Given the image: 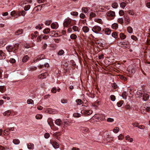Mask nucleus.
Instances as JSON below:
<instances>
[{
	"label": "nucleus",
	"instance_id": "63",
	"mask_svg": "<svg viewBox=\"0 0 150 150\" xmlns=\"http://www.w3.org/2000/svg\"><path fill=\"white\" fill-rule=\"evenodd\" d=\"M114 120L113 118H109L107 119V121L109 122H113Z\"/></svg>",
	"mask_w": 150,
	"mask_h": 150
},
{
	"label": "nucleus",
	"instance_id": "7",
	"mask_svg": "<svg viewBox=\"0 0 150 150\" xmlns=\"http://www.w3.org/2000/svg\"><path fill=\"white\" fill-rule=\"evenodd\" d=\"M142 96L143 97V99L145 101L147 100L149 98V95L146 93L145 91H144V93L143 94Z\"/></svg>",
	"mask_w": 150,
	"mask_h": 150
},
{
	"label": "nucleus",
	"instance_id": "33",
	"mask_svg": "<svg viewBox=\"0 0 150 150\" xmlns=\"http://www.w3.org/2000/svg\"><path fill=\"white\" fill-rule=\"evenodd\" d=\"M119 36L122 39H124L126 38L125 35L122 33H121L120 34Z\"/></svg>",
	"mask_w": 150,
	"mask_h": 150
},
{
	"label": "nucleus",
	"instance_id": "31",
	"mask_svg": "<svg viewBox=\"0 0 150 150\" xmlns=\"http://www.w3.org/2000/svg\"><path fill=\"white\" fill-rule=\"evenodd\" d=\"M28 58L29 57L27 55L25 56L22 58V61L24 62H26L28 60Z\"/></svg>",
	"mask_w": 150,
	"mask_h": 150
},
{
	"label": "nucleus",
	"instance_id": "1",
	"mask_svg": "<svg viewBox=\"0 0 150 150\" xmlns=\"http://www.w3.org/2000/svg\"><path fill=\"white\" fill-rule=\"evenodd\" d=\"M127 71H128L129 74H133L135 72V69L134 66L133 65H129L127 68Z\"/></svg>",
	"mask_w": 150,
	"mask_h": 150
},
{
	"label": "nucleus",
	"instance_id": "19",
	"mask_svg": "<svg viewBox=\"0 0 150 150\" xmlns=\"http://www.w3.org/2000/svg\"><path fill=\"white\" fill-rule=\"evenodd\" d=\"M28 149H33L34 147V145L32 143H29L27 145Z\"/></svg>",
	"mask_w": 150,
	"mask_h": 150
},
{
	"label": "nucleus",
	"instance_id": "3",
	"mask_svg": "<svg viewBox=\"0 0 150 150\" xmlns=\"http://www.w3.org/2000/svg\"><path fill=\"white\" fill-rule=\"evenodd\" d=\"M71 22V19L69 18H66L65 19L63 24L64 27H67L70 24Z\"/></svg>",
	"mask_w": 150,
	"mask_h": 150
},
{
	"label": "nucleus",
	"instance_id": "40",
	"mask_svg": "<svg viewBox=\"0 0 150 150\" xmlns=\"http://www.w3.org/2000/svg\"><path fill=\"white\" fill-rule=\"evenodd\" d=\"M124 138V136L121 134L118 136V139L120 140H122Z\"/></svg>",
	"mask_w": 150,
	"mask_h": 150
},
{
	"label": "nucleus",
	"instance_id": "23",
	"mask_svg": "<svg viewBox=\"0 0 150 150\" xmlns=\"http://www.w3.org/2000/svg\"><path fill=\"white\" fill-rule=\"evenodd\" d=\"M6 48L8 52H11L13 50V47L11 45H10L6 47Z\"/></svg>",
	"mask_w": 150,
	"mask_h": 150
},
{
	"label": "nucleus",
	"instance_id": "12",
	"mask_svg": "<svg viewBox=\"0 0 150 150\" xmlns=\"http://www.w3.org/2000/svg\"><path fill=\"white\" fill-rule=\"evenodd\" d=\"M125 138L126 140L130 142H132L133 141V139L130 137L129 135L126 136L125 137Z\"/></svg>",
	"mask_w": 150,
	"mask_h": 150
},
{
	"label": "nucleus",
	"instance_id": "42",
	"mask_svg": "<svg viewBox=\"0 0 150 150\" xmlns=\"http://www.w3.org/2000/svg\"><path fill=\"white\" fill-rule=\"evenodd\" d=\"M70 37L71 39H75L77 38V36L75 34H72L70 35Z\"/></svg>",
	"mask_w": 150,
	"mask_h": 150
},
{
	"label": "nucleus",
	"instance_id": "2",
	"mask_svg": "<svg viewBox=\"0 0 150 150\" xmlns=\"http://www.w3.org/2000/svg\"><path fill=\"white\" fill-rule=\"evenodd\" d=\"M101 30V28L100 26L96 25L94 26L92 29V31L96 34L99 33Z\"/></svg>",
	"mask_w": 150,
	"mask_h": 150
},
{
	"label": "nucleus",
	"instance_id": "50",
	"mask_svg": "<svg viewBox=\"0 0 150 150\" xmlns=\"http://www.w3.org/2000/svg\"><path fill=\"white\" fill-rule=\"evenodd\" d=\"M46 112L49 114H52V110L51 109H48L46 110Z\"/></svg>",
	"mask_w": 150,
	"mask_h": 150
},
{
	"label": "nucleus",
	"instance_id": "18",
	"mask_svg": "<svg viewBox=\"0 0 150 150\" xmlns=\"http://www.w3.org/2000/svg\"><path fill=\"white\" fill-rule=\"evenodd\" d=\"M52 145L53 147L55 149H57L59 147V145L58 143L56 142H53L52 143Z\"/></svg>",
	"mask_w": 150,
	"mask_h": 150
},
{
	"label": "nucleus",
	"instance_id": "60",
	"mask_svg": "<svg viewBox=\"0 0 150 150\" xmlns=\"http://www.w3.org/2000/svg\"><path fill=\"white\" fill-rule=\"evenodd\" d=\"M90 18H92L96 16V14L95 13L91 12L89 14Z\"/></svg>",
	"mask_w": 150,
	"mask_h": 150
},
{
	"label": "nucleus",
	"instance_id": "11",
	"mask_svg": "<svg viewBox=\"0 0 150 150\" xmlns=\"http://www.w3.org/2000/svg\"><path fill=\"white\" fill-rule=\"evenodd\" d=\"M55 124L58 126H60L62 123V122L60 119H58L56 120L55 121Z\"/></svg>",
	"mask_w": 150,
	"mask_h": 150
},
{
	"label": "nucleus",
	"instance_id": "14",
	"mask_svg": "<svg viewBox=\"0 0 150 150\" xmlns=\"http://www.w3.org/2000/svg\"><path fill=\"white\" fill-rule=\"evenodd\" d=\"M18 11H13L11 13V16H13L15 18H17L18 16V13H17Z\"/></svg>",
	"mask_w": 150,
	"mask_h": 150
},
{
	"label": "nucleus",
	"instance_id": "45",
	"mask_svg": "<svg viewBox=\"0 0 150 150\" xmlns=\"http://www.w3.org/2000/svg\"><path fill=\"white\" fill-rule=\"evenodd\" d=\"M42 36H43V35H40L38 36L37 38V42H40L41 41V38H42Z\"/></svg>",
	"mask_w": 150,
	"mask_h": 150
},
{
	"label": "nucleus",
	"instance_id": "61",
	"mask_svg": "<svg viewBox=\"0 0 150 150\" xmlns=\"http://www.w3.org/2000/svg\"><path fill=\"white\" fill-rule=\"evenodd\" d=\"M51 91L53 93H55L57 91V89L56 87H53L51 90Z\"/></svg>",
	"mask_w": 150,
	"mask_h": 150
},
{
	"label": "nucleus",
	"instance_id": "47",
	"mask_svg": "<svg viewBox=\"0 0 150 150\" xmlns=\"http://www.w3.org/2000/svg\"><path fill=\"white\" fill-rule=\"evenodd\" d=\"M112 36L115 38H117V35L116 33L114 32L112 33Z\"/></svg>",
	"mask_w": 150,
	"mask_h": 150
},
{
	"label": "nucleus",
	"instance_id": "21",
	"mask_svg": "<svg viewBox=\"0 0 150 150\" xmlns=\"http://www.w3.org/2000/svg\"><path fill=\"white\" fill-rule=\"evenodd\" d=\"M23 32V30L22 29H20L17 30L15 32V34L16 35H19L22 34Z\"/></svg>",
	"mask_w": 150,
	"mask_h": 150
},
{
	"label": "nucleus",
	"instance_id": "4",
	"mask_svg": "<svg viewBox=\"0 0 150 150\" xmlns=\"http://www.w3.org/2000/svg\"><path fill=\"white\" fill-rule=\"evenodd\" d=\"M81 114H83L86 115H90L92 113L93 111L91 110H81Z\"/></svg>",
	"mask_w": 150,
	"mask_h": 150
},
{
	"label": "nucleus",
	"instance_id": "44",
	"mask_svg": "<svg viewBox=\"0 0 150 150\" xmlns=\"http://www.w3.org/2000/svg\"><path fill=\"white\" fill-rule=\"evenodd\" d=\"M68 100L67 99H62L61 100V102L62 103L64 104L66 103H67Z\"/></svg>",
	"mask_w": 150,
	"mask_h": 150
},
{
	"label": "nucleus",
	"instance_id": "6",
	"mask_svg": "<svg viewBox=\"0 0 150 150\" xmlns=\"http://www.w3.org/2000/svg\"><path fill=\"white\" fill-rule=\"evenodd\" d=\"M144 91L139 90L137 92L136 95V96L137 97H142L143 94H144Z\"/></svg>",
	"mask_w": 150,
	"mask_h": 150
},
{
	"label": "nucleus",
	"instance_id": "26",
	"mask_svg": "<svg viewBox=\"0 0 150 150\" xmlns=\"http://www.w3.org/2000/svg\"><path fill=\"white\" fill-rule=\"evenodd\" d=\"M19 45V44L18 43H16L14 47H13V52H15L16 50H17L18 49Z\"/></svg>",
	"mask_w": 150,
	"mask_h": 150
},
{
	"label": "nucleus",
	"instance_id": "29",
	"mask_svg": "<svg viewBox=\"0 0 150 150\" xmlns=\"http://www.w3.org/2000/svg\"><path fill=\"white\" fill-rule=\"evenodd\" d=\"M13 143L15 144H18L20 143V141L17 139H15L13 140Z\"/></svg>",
	"mask_w": 150,
	"mask_h": 150
},
{
	"label": "nucleus",
	"instance_id": "59",
	"mask_svg": "<svg viewBox=\"0 0 150 150\" xmlns=\"http://www.w3.org/2000/svg\"><path fill=\"white\" fill-rule=\"evenodd\" d=\"M42 117V116L40 115H37L35 116V118L37 119H41Z\"/></svg>",
	"mask_w": 150,
	"mask_h": 150
},
{
	"label": "nucleus",
	"instance_id": "5",
	"mask_svg": "<svg viewBox=\"0 0 150 150\" xmlns=\"http://www.w3.org/2000/svg\"><path fill=\"white\" fill-rule=\"evenodd\" d=\"M107 16L110 17H113L115 16V12L112 11H110L107 13Z\"/></svg>",
	"mask_w": 150,
	"mask_h": 150
},
{
	"label": "nucleus",
	"instance_id": "37",
	"mask_svg": "<svg viewBox=\"0 0 150 150\" xmlns=\"http://www.w3.org/2000/svg\"><path fill=\"white\" fill-rule=\"evenodd\" d=\"M64 53V52L63 50H61L59 51L57 53V54L59 55H63Z\"/></svg>",
	"mask_w": 150,
	"mask_h": 150
},
{
	"label": "nucleus",
	"instance_id": "52",
	"mask_svg": "<svg viewBox=\"0 0 150 150\" xmlns=\"http://www.w3.org/2000/svg\"><path fill=\"white\" fill-rule=\"evenodd\" d=\"M119 131V128L118 127H115V128L113 129V131L115 133H117Z\"/></svg>",
	"mask_w": 150,
	"mask_h": 150
},
{
	"label": "nucleus",
	"instance_id": "13",
	"mask_svg": "<svg viewBox=\"0 0 150 150\" xmlns=\"http://www.w3.org/2000/svg\"><path fill=\"white\" fill-rule=\"evenodd\" d=\"M11 113V111L10 110H8L6 111L3 113L4 116H9Z\"/></svg>",
	"mask_w": 150,
	"mask_h": 150
},
{
	"label": "nucleus",
	"instance_id": "15",
	"mask_svg": "<svg viewBox=\"0 0 150 150\" xmlns=\"http://www.w3.org/2000/svg\"><path fill=\"white\" fill-rule=\"evenodd\" d=\"M5 58V55L2 50H0V59H4Z\"/></svg>",
	"mask_w": 150,
	"mask_h": 150
},
{
	"label": "nucleus",
	"instance_id": "64",
	"mask_svg": "<svg viewBox=\"0 0 150 150\" xmlns=\"http://www.w3.org/2000/svg\"><path fill=\"white\" fill-rule=\"evenodd\" d=\"M119 13L120 16H123L125 14V12L123 10H120L119 12Z\"/></svg>",
	"mask_w": 150,
	"mask_h": 150
},
{
	"label": "nucleus",
	"instance_id": "43",
	"mask_svg": "<svg viewBox=\"0 0 150 150\" xmlns=\"http://www.w3.org/2000/svg\"><path fill=\"white\" fill-rule=\"evenodd\" d=\"M123 101L121 100L117 103V105L119 107H121L123 103Z\"/></svg>",
	"mask_w": 150,
	"mask_h": 150
},
{
	"label": "nucleus",
	"instance_id": "38",
	"mask_svg": "<svg viewBox=\"0 0 150 150\" xmlns=\"http://www.w3.org/2000/svg\"><path fill=\"white\" fill-rule=\"evenodd\" d=\"M72 29L74 31L79 32V28L76 26H74L72 27Z\"/></svg>",
	"mask_w": 150,
	"mask_h": 150
},
{
	"label": "nucleus",
	"instance_id": "24",
	"mask_svg": "<svg viewBox=\"0 0 150 150\" xmlns=\"http://www.w3.org/2000/svg\"><path fill=\"white\" fill-rule=\"evenodd\" d=\"M45 5L44 4L39 5L34 8L35 9H41L42 8L43 6H44Z\"/></svg>",
	"mask_w": 150,
	"mask_h": 150
},
{
	"label": "nucleus",
	"instance_id": "36",
	"mask_svg": "<svg viewBox=\"0 0 150 150\" xmlns=\"http://www.w3.org/2000/svg\"><path fill=\"white\" fill-rule=\"evenodd\" d=\"M126 5V3L125 2H122L120 4V6L122 8L124 9Z\"/></svg>",
	"mask_w": 150,
	"mask_h": 150
},
{
	"label": "nucleus",
	"instance_id": "62",
	"mask_svg": "<svg viewBox=\"0 0 150 150\" xmlns=\"http://www.w3.org/2000/svg\"><path fill=\"white\" fill-rule=\"evenodd\" d=\"M31 38L32 39H34V38H36L37 36V35H36L34 33H32L31 34Z\"/></svg>",
	"mask_w": 150,
	"mask_h": 150
},
{
	"label": "nucleus",
	"instance_id": "54",
	"mask_svg": "<svg viewBox=\"0 0 150 150\" xmlns=\"http://www.w3.org/2000/svg\"><path fill=\"white\" fill-rule=\"evenodd\" d=\"M71 14L73 16H77L78 15V13L75 11H73L71 12Z\"/></svg>",
	"mask_w": 150,
	"mask_h": 150
},
{
	"label": "nucleus",
	"instance_id": "46",
	"mask_svg": "<svg viewBox=\"0 0 150 150\" xmlns=\"http://www.w3.org/2000/svg\"><path fill=\"white\" fill-rule=\"evenodd\" d=\"M81 114L78 113H75L73 114V116L75 117H79L81 116Z\"/></svg>",
	"mask_w": 150,
	"mask_h": 150
},
{
	"label": "nucleus",
	"instance_id": "35",
	"mask_svg": "<svg viewBox=\"0 0 150 150\" xmlns=\"http://www.w3.org/2000/svg\"><path fill=\"white\" fill-rule=\"evenodd\" d=\"M27 103L28 104H34L33 101L31 99H28L27 100Z\"/></svg>",
	"mask_w": 150,
	"mask_h": 150
},
{
	"label": "nucleus",
	"instance_id": "41",
	"mask_svg": "<svg viewBox=\"0 0 150 150\" xmlns=\"http://www.w3.org/2000/svg\"><path fill=\"white\" fill-rule=\"evenodd\" d=\"M127 31L129 33H132L133 32V29L131 27H129L127 28Z\"/></svg>",
	"mask_w": 150,
	"mask_h": 150
},
{
	"label": "nucleus",
	"instance_id": "8",
	"mask_svg": "<svg viewBox=\"0 0 150 150\" xmlns=\"http://www.w3.org/2000/svg\"><path fill=\"white\" fill-rule=\"evenodd\" d=\"M45 58V55L43 54H42L37 57L35 58V60L37 61L41 60Z\"/></svg>",
	"mask_w": 150,
	"mask_h": 150
},
{
	"label": "nucleus",
	"instance_id": "20",
	"mask_svg": "<svg viewBox=\"0 0 150 150\" xmlns=\"http://www.w3.org/2000/svg\"><path fill=\"white\" fill-rule=\"evenodd\" d=\"M82 30L84 32L86 33L89 31V28L87 26H84L83 27Z\"/></svg>",
	"mask_w": 150,
	"mask_h": 150
},
{
	"label": "nucleus",
	"instance_id": "27",
	"mask_svg": "<svg viewBox=\"0 0 150 150\" xmlns=\"http://www.w3.org/2000/svg\"><path fill=\"white\" fill-rule=\"evenodd\" d=\"M17 13H18V16L21 15H22V16H24L25 14V11H18Z\"/></svg>",
	"mask_w": 150,
	"mask_h": 150
},
{
	"label": "nucleus",
	"instance_id": "49",
	"mask_svg": "<svg viewBox=\"0 0 150 150\" xmlns=\"http://www.w3.org/2000/svg\"><path fill=\"white\" fill-rule=\"evenodd\" d=\"M119 77L120 79L124 80V81H126L127 80V78L125 77L123 75H120Z\"/></svg>",
	"mask_w": 150,
	"mask_h": 150
},
{
	"label": "nucleus",
	"instance_id": "58",
	"mask_svg": "<svg viewBox=\"0 0 150 150\" xmlns=\"http://www.w3.org/2000/svg\"><path fill=\"white\" fill-rule=\"evenodd\" d=\"M110 98L111 100L112 101H114L115 100V97L113 95H111L110 96Z\"/></svg>",
	"mask_w": 150,
	"mask_h": 150
},
{
	"label": "nucleus",
	"instance_id": "53",
	"mask_svg": "<svg viewBox=\"0 0 150 150\" xmlns=\"http://www.w3.org/2000/svg\"><path fill=\"white\" fill-rule=\"evenodd\" d=\"M24 9H30V5H25L24 7Z\"/></svg>",
	"mask_w": 150,
	"mask_h": 150
},
{
	"label": "nucleus",
	"instance_id": "51",
	"mask_svg": "<svg viewBox=\"0 0 150 150\" xmlns=\"http://www.w3.org/2000/svg\"><path fill=\"white\" fill-rule=\"evenodd\" d=\"M120 24H122L123 23V20L122 18H119L117 21Z\"/></svg>",
	"mask_w": 150,
	"mask_h": 150
},
{
	"label": "nucleus",
	"instance_id": "32",
	"mask_svg": "<svg viewBox=\"0 0 150 150\" xmlns=\"http://www.w3.org/2000/svg\"><path fill=\"white\" fill-rule=\"evenodd\" d=\"M50 31V29L49 28H46L44 30H43V33L44 34H47L49 33Z\"/></svg>",
	"mask_w": 150,
	"mask_h": 150
},
{
	"label": "nucleus",
	"instance_id": "17",
	"mask_svg": "<svg viewBox=\"0 0 150 150\" xmlns=\"http://www.w3.org/2000/svg\"><path fill=\"white\" fill-rule=\"evenodd\" d=\"M47 122L48 123L49 125L50 126L52 125H54V124L53 121V120L51 118H49L47 120Z\"/></svg>",
	"mask_w": 150,
	"mask_h": 150
},
{
	"label": "nucleus",
	"instance_id": "48",
	"mask_svg": "<svg viewBox=\"0 0 150 150\" xmlns=\"http://www.w3.org/2000/svg\"><path fill=\"white\" fill-rule=\"evenodd\" d=\"M127 12L130 15H133L134 14V12L133 10H128L127 11Z\"/></svg>",
	"mask_w": 150,
	"mask_h": 150
},
{
	"label": "nucleus",
	"instance_id": "39",
	"mask_svg": "<svg viewBox=\"0 0 150 150\" xmlns=\"http://www.w3.org/2000/svg\"><path fill=\"white\" fill-rule=\"evenodd\" d=\"M9 131H9V130H8V128H7L6 130H4V133L5 135H7L9 134Z\"/></svg>",
	"mask_w": 150,
	"mask_h": 150
},
{
	"label": "nucleus",
	"instance_id": "22",
	"mask_svg": "<svg viewBox=\"0 0 150 150\" xmlns=\"http://www.w3.org/2000/svg\"><path fill=\"white\" fill-rule=\"evenodd\" d=\"M118 25L116 23L113 24L111 26L112 28L116 30L118 28Z\"/></svg>",
	"mask_w": 150,
	"mask_h": 150
},
{
	"label": "nucleus",
	"instance_id": "9",
	"mask_svg": "<svg viewBox=\"0 0 150 150\" xmlns=\"http://www.w3.org/2000/svg\"><path fill=\"white\" fill-rule=\"evenodd\" d=\"M51 27L52 29H56L58 28V25L57 23H53L51 24Z\"/></svg>",
	"mask_w": 150,
	"mask_h": 150
},
{
	"label": "nucleus",
	"instance_id": "55",
	"mask_svg": "<svg viewBox=\"0 0 150 150\" xmlns=\"http://www.w3.org/2000/svg\"><path fill=\"white\" fill-rule=\"evenodd\" d=\"M52 21L51 20H48L46 21L45 22V24L47 25H50Z\"/></svg>",
	"mask_w": 150,
	"mask_h": 150
},
{
	"label": "nucleus",
	"instance_id": "16",
	"mask_svg": "<svg viewBox=\"0 0 150 150\" xmlns=\"http://www.w3.org/2000/svg\"><path fill=\"white\" fill-rule=\"evenodd\" d=\"M80 130L83 133H85L88 131V129L87 127H81Z\"/></svg>",
	"mask_w": 150,
	"mask_h": 150
},
{
	"label": "nucleus",
	"instance_id": "30",
	"mask_svg": "<svg viewBox=\"0 0 150 150\" xmlns=\"http://www.w3.org/2000/svg\"><path fill=\"white\" fill-rule=\"evenodd\" d=\"M112 6L114 8H116L118 6V4L117 2H115L112 4Z\"/></svg>",
	"mask_w": 150,
	"mask_h": 150
},
{
	"label": "nucleus",
	"instance_id": "25",
	"mask_svg": "<svg viewBox=\"0 0 150 150\" xmlns=\"http://www.w3.org/2000/svg\"><path fill=\"white\" fill-rule=\"evenodd\" d=\"M47 74L46 73H42L40 74L38 76V77L40 79H44L46 77L45 76Z\"/></svg>",
	"mask_w": 150,
	"mask_h": 150
},
{
	"label": "nucleus",
	"instance_id": "10",
	"mask_svg": "<svg viewBox=\"0 0 150 150\" xmlns=\"http://www.w3.org/2000/svg\"><path fill=\"white\" fill-rule=\"evenodd\" d=\"M32 2V1L31 0L23 1L21 2L20 4L21 6H23L24 4H26L28 3H31Z\"/></svg>",
	"mask_w": 150,
	"mask_h": 150
},
{
	"label": "nucleus",
	"instance_id": "28",
	"mask_svg": "<svg viewBox=\"0 0 150 150\" xmlns=\"http://www.w3.org/2000/svg\"><path fill=\"white\" fill-rule=\"evenodd\" d=\"M111 30L108 28H106L105 30V33L107 35H110L111 33Z\"/></svg>",
	"mask_w": 150,
	"mask_h": 150
},
{
	"label": "nucleus",
	"instance_id": "57",
	"mask_svg": "<svg viewBox=\"0 0 150 150\" xmlns=\"http://www.w3.org/2000/svg\"><path fill=\"white\" fill-rule=\"evenodd\" d=\"M125 108L126 109L130 110L132 109V107L129 105H127L125 106Z\"/></svg>",
	"mask_w": 150,
	"mask_h": 150
},
{
	"label": "nucleus",
	"instance_id": "56",
	"mask_svg": "<svg viewBox=\"0 0 150 150\" xmlns=\"http://www.w3.org/2000/svg\"><path fill=\"white\" fill-rule=\"evenodd\" d=\"M76 102L78 105L81 104L82 103V101L80 99H78L76 100Z\"/></svg>",
	"mask_w": 150,
	"mask_h": 150
},
{
	"label": "nucleus",
	"instance_id": "34",
	"mask_svg": "<svg viewBox=\"0 0 150 150\" xmlns=\"http://www.w3.org/2000/svg\"><path fill=\"white\" fill-rule=\"evenodd\" d=\"M130 21V19L128 17H126L125 18V22L126 24H128L129 23Z\"/></svg>",
	"mask_w": 150,
	"mask_h": 150
}]
</instances>
